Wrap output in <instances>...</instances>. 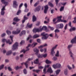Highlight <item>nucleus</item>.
I'll use <instances>...</instances> for the list:
<instances>
[{
  "instance_id": "obj_47",
  "label": "nucleus",
  "mask_w": 76,
  "mask_h": 76,
  "mask_svg": "<svg viewBox=\"0 0 76 76\" xmlns=\"http://www.w3.org/2000/svg\"><path fill=\"white\" fill-rule=\"evenodd\" d=\"M31 37H32V36H31V35H29L28 36V38L27 39V41H28V40H29V39H30V38H31Z\"/></svg>"
},
{
  "instance_id": "obj_33",
  "label": "nucleus",
  "mask_w": 76,
  "mask_h": 76,
  "mask_svg": "<svg viewBox=\"0 0 76 76\" xmlns=\"http://www.w3.org/2000/svg\"><path fill=\"white\" fill-rule=\"evenodd\" d=\"M64 6L61 7L60 10V12H61V11H63L64 10Z\"/></svg>"
},
{
  "instance_id": "obj_21",
  "label": "nucleus",
  "mask_w": 76,
  "mask_h": 76,
  "mask_svg": "<svg viewBox=\"0 0 76 76\" xmlns=\"http://www.w3.org/2000/svg\"><path fill=\"white\" fill-rule=\"evenodd\" d=\"M13 20L15 22H18V21H19V20H20V19H18V17H16L14 18Z\"/></svg>"
},
{
  "instance_id": "obj_14",
  "label": "nucleus",
  "mask_w": 76,
  "mask_h": 76,
  "mask_svg": "<svg viewBox=\"0 0 76 76\" xmlns=\"http://www.w3.org/2000/svg\"><path fill=\"white\" fill-rule=\"evenodd\" d=\"M13 6L15 8H16L18 6V4H17L16 1H14L13 2Z\"/></svg>"
},
{
  "instance_id": "obj_34",
  "label": "nucleus",
  "mask_w": 76,
  "mask_h": 76,
  "mask_svg": "<svg viewBox=\"0 0 76 76\" xmlns=\"http://www.w3.org/2000/svg\"><path fill=\"white\" fill-rule=\"evenodd\" d=\"M54 32L55 33H59L60 32V30L58 29H56L55 30Z\"/></svg>"
},
{
  "instance_id": "obj_4",
  "label": "nucleus",
  "mask_w": 76,
  "mask_h": 76,
  "mask_svg": "<svg viewBox=\"0 0 76 76\" xmlns=\"http://www.w3.org/2000/svg\"><path fill=\"white\" fill-rule=\"evenodd\" d=\"M72 45H69L68 46L67 48L69 50V54L70 55L71 57L72 58V59H74V58L73 57V54L72 53V51H70V48H71V47H72Z\"/></svg>"
},
{
  "instance_id": "obj_37",
  "label": "nucleus",
  "mask_w": 76,
  "mask_h": 76,
  "mask_svg": "<svg viewBox=\"0 0 76 76\" xmlns=\"http://www.w3.org/2000/svg\"><path fill=\"white\" fill-rule=\"evenodd\" d=\"M43 73L44 74H46L47 73V72L46 71V67H45L43 69Z\"/></svg>"
},
{
  "instance_id": "obj_59",
  "label": "nucleus",
  "mask_w": 76,
  "mask_h": 76,
  "mask_svg": "<svg viewBox=\"0 0 76 76\" xmlns=\"http://www.w3.org/2000/svg\"><path fill=\"white\" fill-rule=\"evenodd\" d=\"M43 47H44L43 45H41L38 47V48H43Z\"/></svg>"
},
{
  "instance_id": "obj_43",
  "label": "nucleus",
  "mask_w": 76,
  "mask_h": 76,
  "mask_svg": "<svg viewBox=\"0 0 76 76\" xmlns=\"http://www.w3.org/2000/svg\"><path fill=\"white\" fill-rule=\"evenodd\" d=\"M42 57H43L44 58H45V57H46L47 56V54H45L42 55Z\"/></svg>"
},
{
  "instance_id": "obj_52",
  "label": "nucleus",
  "mask_w": 76,
  "mask_h": 76,
  "mask_svg": "<svg viewBox=\"0 0 76 76\" xmlns=\"http://www.w3.org/2000/svg\"><path fill=\"white\" fill-rule=\"evenodd\" d=\"M8 69L9 71H12V70H13L10 67H9Z\"/></svg>"
},
{
  "instance_id": "obj_48",
  "label": "nucleus",
  "mask_w": 76,
  "mask_h": 76,
  "mask_svg": "<svg viewBox=\"0 0 76 76\" xmlns=\"http://www.w3.org/2000/svg\"><path fill=\"white\" fill-rule=\"evenodd\" d=\"M38 68L39 69H43V68H44V67L41 66H38Z\"/></svg>"
},
{
  "instance_id": "obj_40",
  "label": "nucleus",
  "mask_w": 76,
  "mask_h": 76,
  "mask_svg": "<svg viewBox=\"0 0 76 76\" xmlns=\"http://www.w3.org/2000/svg\"><path fill=\"white\" fill-rule=\"evenodd\" d=\"M48 28H50V30L51 31H53L54 29V28L53 27H51L50 26H49L48 27Z\"/></svg>"
},
{
  "instance_id": "obj_10",
  "label": "nucleus",
  "mask_w": 76,
  "mask_h": 76,
  "mask_svg": "<svg viewBox=\"0 0 76 76\" xmlns=\"http://www.w3.org/2000/svg\"><path fill=\"white\" fill-rule=\"evenodd\" d=\"M42 30L41 28H34L33 30V32H35V33H36V32H41Z\"/></svg>"
},
{
  "instance_id": "obj_23",
  "label": "nucleus",
  "mask_w": 76,
  "mask_h": 76,
  "mask_svg": "<svg viewBox=\"0 0 76 76\" xmlns=\"http://www.w3.org/2000/svg\"><path fill=\"white\" fill-rule=\"evenodd\" d=\"M47 27L46 26H43L42 28H41L42 31V30H44V31L47 30Z\"/></svg>"
},
{
  "instance_id": "obj_20",
  "label": "nucleus",
  "mask_w": 76,
  "mask_h": 76,
  "mask_svg": "<svg viewBox=\"0 0 76 76\" xmlns=\"http://www.w3.org/2000/svg\"><path fill=\"white\" fill-rule=\"evenodd\" d=\"M34 64H38L39 63V59H37L34 61Z\"/></svg>"
},
{
  "instance_id": "obj_6",
  "label": "nucleus",
  "mask_w": 76,
  "mask_h": 76,
  "mask_svg": "<svg viewBox=\"0 0 76 76\" xmlns=\"http://www.w3.org/2000/svg\"><path fill=\"white\" fill-rule=\"evenodd\" d=\"M57 46H58L57 45H56V46L53 48L51 50V55L53 57L54 56V54H55V52H54V50L57 48Z\"/></svg>"
},
{
  "instance_id": "obj_35",
  "label": "nucleus",
  "mask_w": 76,
  "mask_h": 76,
  "mask_svg": "<svg viewBox=\"0 0 76 76\" xmlns=\"http://www.w3.org/2000/svg\"><path fill=\"white\" fill-rule=\"evenodd\" d=\"M12 53V51L10 50L8 51L6 54L7 56H8L9 55H10Z\"/></svg>"
},
{
  "instance_id": "obj_54",
  "label": "nucleus",
  "mask_w": 76,
  "mask_h": 76,
  "mask_svg": "<svg viewBox=\"0 0 76 76\" xmlns=\"http://www.w3.org/2000/svg\"><path fill=\"white\" fill-rule=\"evenodd\" d=\"M62 20L61 19H58V20H57V22H60V21H61V22H62Z\"/></svg>"
},
{
  "instance_id": "obj_53",
  "label": "nucleus",
  "mask_w": 76,
  "mask_h": 76,
  "mask_svg": "<svg viewBox=\"0 0 76 76\" xmlns=\"http://www.w3.org/2000/svg\"><path fill=\"white\" fill-rule=\"evenodd\" d=\"M67 67L68 68V69H69V70H71V69H72V68L70 67V66H69V65H68L67 66Z\"/></svg>"
},
{
  "instance_id": "obj_12",
  "label": "nucleus",
  "mask_w": 76,
  "mask_h": 76,
  "mask_svg": "<svg viewBox=\"0 0 76 76\" xmlns=\"http://www.w3.org/2000/svg\"><path fill=\"white\" fill-rule=\"evenodd\" d=\"M23 3H22L20 4V6H19V10L17 13V15H19L20 13L21 12V10H20V8H21V7H22V6H23Z\"/></svg>"
},
{
  "instance_id": "obj_2",
  "label": "nucleus",
  "mask_w": 76,
  "mask_h": 76,
  "mask_svg": "<svg viewBox=\"0 0 76 76\" xmlns=\"http://www.w3.org/2000/svg\"><path fill=\"white\" fill-rule=\"evenodd\" d=\"M1 2L2 3H3L4 4H5V6L3 7L2 8L1 10V15H4V10H5V7L8 4V3L7 2L5 1H1Z\"/></svg>"
},
{
  "instance_id": "obj_38",
  "label": "nucleus",
  "mask_w": 76,
  "mask_h": 76,
  "mask_svg": "<svg viewBox=\"0 0 76 76\" xmlns=\"http://www.w3.org/2000/svg\"><path fill=\"white\" fill-rule=\"evenodd\" d=\"M48 5L50 6V7H53V4L50 2H48Z\"/></svg>"
},
{
  "instance_id": "obj_7",
  "label": "nucleus",
  "mask_w": 76,
  "mask_h": 76,
  "mask_svg": "<svg viewBox=\"0 0 76 76\" xmlns=\"http://www.w3.org/2000/svg\"><path fill=\"white\" fill-rule=\"evenodd\" d=\"M18 42H16L12 46V49L13 50H15V49L18 48Z\"/></svg>"
},
{
  "instance_id": "obj_3",
  "label": "nucleus",
  "mask_w": 76,
  "mask_h": 76,
  "mask_svg": "<svg viewBox=\"0 0 76 76\" xmlns=\"http://www.w3.org/2000/svg\"><path fill=\"white\" fill-rule=\"evenodd\" d=\"M34 52H36V54L38 58H42V56L38 54V52H39V50L37 49V48H35L34 49Z\"/></svg>"
},
{
  "instance_id": "obj_1",
  "label": "nucleus",
  "mask_w": 76,
  "mask_h": 76,
  "mask_svg": "<svg viewBox=\"0 0 76 76\" xmlns=\"http://www.w3.org/2000/svg\"><path fill=\"white\" fill-rule=\"evenodd\" d=\"M37 45V43H33L32 45L29 44L28 46L26 48L27 49L26 50H25L24 49H23L20 51V53H22V52H23V53L24 54V53H25V52H26V51H29V47H31L33 46V48H34V47H35Z\"/></svg>"
},
{
  "instance_id": "obj_29",
  "label": "nucleus",
  "mask_w": 76,
  "mask_h": 76,
  "mask_svg": "<svg viewBox=\"0 0 76 76\" xmlns=\"http://www.w3.org/2000/svg\"><path fill=\"white\" fill-rule=\"evenodd\" d=\"M39 1H38L37 2L35 3L34 5V7H36V6H37V5H38V4H39Z\"/></svg>"
},
{
  "instance_id": "obj_44",
  "label": "nucleus",
  "mask_w": 76,
  "mask_h": 76,
  "mask_svg": "<svg viewBox=\"0 0 76 76\" xmlns=\"http://www.w3.org/2000/svg\"><path fill=\"white\" fill-rule=\"evenodd\" d=\"M60 72V70H57L56 72V75H58V73Z\"/></svg>"
},
{
  "instance_id": "obj_61",
  "label": "nucleus",
  "mask_w": 76,
  "mask_h": 76,
  "mask_svg": "<svg viewBox=\"0 0 76 76\" xmlns=\"http://www.w3.org/2000/svg\"><path fill=\"white\" fill-rule=\"evenodd\" d=\"M6 35V34L5 33H4L3 34H2L1 35V37H4V36Z\"/></svg>"
},
{
  "instance_id": "obj_11",
  "label": "nucleus",
  "mask_w": 76,
  "mask_h": 76,
  "mask_svg": "<svg viewBox=\"0 0 76 76\" xmlns=\"http://www.w3.org/2000/svg\"><path fill=\"white\" fill-rule=\"evenodd\" d=\"M18 29H17V31H13L12 32V34H13L14 35H16V34H18L19 33H20V30H18Z\"/></svg>"
},
{
  "instance_id": "obj_51",
  "label": "nucleus",
  "mask_w": 76,
  "mask_h": 76,
  "mask_svg": "<svg viewBox=\"0 0 76 76\" xmlns=\"http://www.w3.org/2000/svg\"><path fill=\"white\" fill-rule=\"evenodd\" d=\"M21 34H22L23 35H25L26 34V31H23L21 32Z\"/></svg>"
},
{
  "instance_id": "obj_15",
  "label": "nucleus",
  "mask_w": 76,
  "mask_h": 76,
  "mask_svg": "<svg viewBox=\"0 0 76 76\" xmlns=\"http://www.w3.org/2000/svg\"><path fill=\"white\" fill-rule=\"evenodd\" d=\"M30 60H31V58H28L27 61L25 62V65L26 66V68H28V64L29 63V61H30Z\"/></svg>"
},
{
  "instance_id": "obj_22",
  "label": "nucleus",
  "mask_w": 76,
  "mask_h": 76,
  "mask_svg": "<svg viewBox=\"0 0 76 76\" xmlns=\"http://www.w3.org/2000/svg\"><path fill=\"white\" fill-rule=\"evenodd\" d=\"M37 19V18H36V17L35 15H33V18H32V21L33 22H34L35 21H36V20Z\"/></svg>"
},
{
  "instance_id": "obj_42",
  "label": "nucleus",
  "mask_w": 76,
  "mask_h": 76,
  "mask_svg": "<svg viewBox=\"0 0 76 76\" xmlns=\"http://www.w3.org/2000/svg\"><path fill=\"white\" fill-rule=\"evenodd\" d=\"M53 60L54 61H56L57 60V58L56 57H54L53 58Z\"/></svg>"
},
{
  "instance_id": "obj_32",
  "label": "nucleus",
  "mask_w": 76,
  "mask_h": 76,
  "mask_svg": "<svg viewBox=\"0 0 76 76\" xmlns=\"http://www.w3.org/2000/svg\"><path fill=\"white\" fill-rule=\"evenodd\" d=\"M64 73L65 75H67V69H66L64 70Z\"/></svg>"
},
{
  "instance_id": "obj_50",
  "label": "nucleus",
  "mask_w": 76,
  "mask_h": 76,
  "mask_svg": "<svg viewBox=\"0 0 76 76\" xmlns=\"http://www.w3.org/2000/svg\"><path fill=\"white\" fill-rule=\"evenodd\" d=\"M66 3H67L66 2H62L61 3V4H62V5H63V6H65V5L66 4Z\"/></svg>"
},
{
  "instance_id": "obj_30",
  "label": "nucleus",
  "mask_w": 76,
  "mask_h": 76,
  "mask_svg": "<svg viewBox=\"0 0 76 76\" xmlns=\"http://www.w3.org/2000/svg\"><path fill=\"white\" fill-rule=\"evenodd\" d=\"M56 65L57 68H60L61 67V64H56Z\"/></svg>"
},
{
  "instance_id": "obj_16",
  "label": "nucleus",
  "mask_w": 76,
  "mask_h": 76,
  "mask_svg": "<svg viewBox=\"0 0 76 76\" xmlns=\"http://www.w3.org/2000/svg\"><path fill=\"white\" fill-rule=\"evenodd\" d=\"M71 42L72 44L76 43V36L74 38H73L72 40L71 41Z\"/></svg>"
},
{
  "instance_id": "obj_19",
  "label": "nucleus",
  "mask_w": 76,
  "mask_h": 76,
  "mask_svg": "<svg viewBox=\"0 0 76 76\" xmlns=\"http://www.w3.org/2000/svg\"><path fill=\"white\" fill-rule=\"evenodd\" d=\"M40 9H41V6H39L37 7H36L35 10H36V11H39L40 10Z\"/></svg>"
},
{
  "instance_id": "obj_57",
  "label": "nucleus",
  "mask_w": 76,
  "mask_h": 76,
  "mask_svg": "<svg viewBox=\"0 0 76 76\" xmlns=\"http://www.w3.org/2000/svg\"><path fill=\"white\" fill-rule=\"evenodd\" d=\"M54 10L53 9L51 10L50 11V12L52 14H53L54 13Z\"/></svg>"
},
{
  "instance_id": "obj_9",
  "label": "nucleus",
  "mask_w": 76,
  "mask_h": 76,
  "mask_svg": "<svg viewBox=\"0 0 76 76\" xmlns=\"http://www.w3.org/2000/svg\"><path fill=\"white\" fill-rule=\"evenodd\" d=\"M63 26H64V25L62 23L58 24L56 26V28L58 29H62L63 28Z\"/></svg>"
},
{
  "instance_id": "obj_27",
  "label": "nucleus",
  "mask_w": 76,
  "mask_h": 76,
  "mask_svg": "<svg viewBox=\"0 0 76 76\" xmlns=\"http://www.w3.org/2000/svg\"><path fill=\"white\" fill-rule=\"evenodd\" d=\"M39 37V36L38 34H35L34 35L33 38H38Z\"/></svg>"
},
{
  "instance_id": "obj_58",
  "label": "nucleus",
  "mask_w": 76,
  "mask_h": 76,
  "mask_svg": "<svg viewBox=\"0 0 76 76\" xmlns=\"http://www.w3.org/2000/svg\"><path fill=\"white\" fill-rule=\"evenodd\" d=\"M55 1L56 2V6H57V4H58V0H55Z\"/></svg>"
},
{
  "instance_id": "obj_56",
  "label": "nucleus",
  "mask_w": 76,
  "mask_h": 76,
  "mask_svg": "<svg viewBox=\"0 0 76 76\" xmlns=\"http://www.w3.org/2000/svg\"><path fill=\"white\" fill-rule=\"evenodd\" d=\"M13 36H10V38L11 39L12 42H13Z\"/></svg>"
},
{
  "instance_id": "obj_24",
  "label": "nucleus",
  "mask_w": 76,
  "mask_h": 76,
  "mask_svg": "<svg viewBox=\"0 0 76 76\" xmlns=\"http://www.w3.org/2000/svg\"><path fill=\"white\" fill-rule=\"evenodd\" d=\"M75 30H76V28L73 27L69 29V31L70 32H72V31H75Z\"/></svg>"
},
{
  "instance_id": "obj_64",
  "label": "nucleus",
  "mask_w": 76,
  "mask_h": 76,
  "mask_svg": "<svg viewBox=\"0 0 76 76\" xmlns=\"http://www.w3.org/2000/svg\"><path fill=\"white\" fill-rule=\"evenodd\" d=\"M40 51H41V52H43L44 51V49H41L40 50Z\"/></svg>"
},
{
  "instance_id": "obj_25",
  "label": "nucleus",
  "mask_w": 76,
  "mask_h": 76,
  "mask_svg": "<svg viewBox=\"0 0 76 76\" xmlns=\"http://www.w3.org/2000/svg\"><path fill=\"white\" fill-rule=\"evenodd\" d=\"M29 23H28L27 25V27H28V28H31L32 27V24H31V25H29Z\"/></svg>"
},
{
  "instance_id": "obj_17",
  "label": "nucleus",
  "mask_w": 76,
  "mask_h": 76,
  "mask_svg": "<svg viewBox=\"0 0 76 76\" xmlns=\"http://www.w3.org/2000/svg\"><path fill=\"white\" fill-rule=\"evenodd\" d=\"M24 20H23L22 21V23H23L25 22V20H27V19H28V18L26 17V16L25 15H24L23 18Z\"/></svg>"
},
{
  "instance_id": "obj_5",
  "label": "nucleus",
  "mask_w": 76,
  "mask_h": 76,
  "mask_svg": "<svg viewBox=\"0 0 76 76\" xmlns=\"http://www.w3.org/2000/svg\"><path fill=\"white\" fill-rule=\"evenodd\" d=\"M41 35H42L44 37H42V39H46L48 38V34H46L45 32H44L41 34Z\"/></svg>"
},
{
  "instance_id": "obj_13",
  "label": "nucleus",
  "mask_w": 76,
  "mask_h": 76,
  "mask_svg": "<svg viewBox=\"0 0 76 76\" xmlns=\"http://www.w3.org/2000/svg\"><path fill=\"white\" fill-rule=\"evenodd\" d=\"M44 13H47V10L48 9V5H46L44 7Z\"/></svg>"
},
{
  "instance_id": "obj_63",
  "label": "nucleus",
  "mask_w": 76,
  "mask_h": 76,
  "mask_svg": "<svg viewBox=\"0 0 76 76\" xmlns=\"http://www.w3.org/2000/svg\"><path fill=\"white\" fill-rule=\"evenodd\" d=\"M24 6H25L26 8H27V4L26 3H25L24 4Z\"/></svg>"
},
{
  "instance_id": "obj_28",
  "label": "nucleus",
  "mask_w": 76,
  "mask_h": 76,
  "mask_svg": "<svg viewBox=\"0 0 76 76\" xmlns=\"http://www.w3.org/2000/svg\"><path fill=\"white\" fill-rule=\"evenodd\" d=\"M22 67L21 66L19 67L18 66H17V67L15 68V70H18V69H21Z\"/></svg>"
},
{
  "instance_id": "obj_46",
  "label": "nucleus",
  "mask_w": 76,
  "mask_h": 76,
  "mask_svg": "<svg viewBox=\"0 0 76 76\" xmlns=\"http://www.w3.org/2000/svg\"><path fill=\"white\" fill-rule=\"evenodd\" d=\"M37 42L39 43V44H41V40L39 39H38L37 40Z\"/></svg>"
},
{
  "instance_id": "obj_60",
  "label": "nucleus",
  "mask_w": 76,
  "mask_h": 76,
  "mask_svg": "<svg viewBox=\"0 0 76 76\" xmlns=\"http://www.w3.org/2000/svg\"><path fill=\"white\" fill-rule=\"evenodd\" d=\"M62 22H64V23H66V22H67V21H66V20H62Z\"/></svg>"
},
{
  "instance_id": "obj_45",
  "label": "nucleus",
  "mask_w": 76,
  "mask_h": 76,
  "mask_svg": "<svg viewBox=\"0 0 76 76\" xmlns=\"http://www.w3.org/2000/svg\"><path fill=\"white\" fill-rule=\"evenodd\" d=\"M23 72L26 75V74H27V71H26V69H25L23 70Z\"/></svg>"
},
{
  "instance_id": "obj_62",
  "label": "nucleus",
  "mask_w": 76,
  "mask_h": 76,
  "mask_svg": "<svg viewBox=\"0 0 76 76\" xmlns=\"http://www.w3.org/2000/svg\"><path fill=\"white\" fill-rule=\"evenodd\" d=\"M40 72V70H37L36 71V73H38V72Z\"/></svg>"
},
{
  "instance_id": "obj_41",
  "label": "nucleus",
  "mask_w": 76,
  "mask_h": 76,
  "mask_svg": "<svg viewBox=\"0 0 76 76\" xmlns=\"http://www.w3.org/2000/svg\"><path fill=\"white\" fill-rule=\"evenodd\" d=\"M24 43H25V41L24 40H22L20 42V45H22V44H24Z\"/></svg>"
},
{
  "instance_id": "obj_26",
  "label": "nucleus",
  "mask_w": 76,
  "mask_h": 76,
  "mask_svg": "<svg viewBox=\"0 0 76 76\" xmlns=\"http://www.w3.org/2000/svg\"><path fill=\"white\" fill-rule=\"evenodd\" d=\"M46 63V64H50L51 63V61L47 59L45 61Z\"/></svg>"
},
{
  "instance_id": "obj_49",
  "label": "nucleus",
  "mask_w": 76,
  "mask_h": 76,
  "mask_svg": "<svg viewBox=\"0 0 76 76\" xmlns=\"http://www.w3.org/2000/svg\"><path fill=\"white\" fill-rule=\"evenodd\" d=\"M4 65H2L1 66H0V70L3 69V67H4Z\"/></svg>"
},
{
  "instance_id": "obj_36",
  "label": "nucleus",
  "mask_w": 76,
  "mask_h": 76,
  "mask_svg": "<svg viewBox=\"0 0 76 76\" xmlns=\"http://www.w3.org/2000/svg\"><path fill=\"white\" fill-rule=\"evenodd\" d=\"M6 33L8 34V35H10L11 34V31L9 30H7L6 31Z\"/></svg>"
},
{
  "instance_id": "obj_8",
  "label": "nucleus",
  "mask_w": 76,
  "mask_h": 76,
  "mask_svg": "<svg viewBox=\"0 0 76 76\" xmlns=\"http://www.w3.org/2000/svg\"><path fill=\"white\" fill-rule=\"evenodd\" d=\"M2 42H6V43L7 44H12V42H10V39H8L7 40L6 39H2Z\"/></svg>"
},
{
  "instance_id": "obj_18",
  "label": "nucleus",
  "mask_w": 76,
  "mask_h": 76,
  "mask_svg": "<svg viewBox=\"0 0 76 76\" xmlns=\"http://www.w3.org/2000/svg\"><path fill=\"white\" fill-rule=\"evenodd\" d=\"M47 72H48L49 73H53V70H52V69H51V67H50L49 68H48V69Z\"/></svg>"
},
{
  "instance_id": "obj_55",
  "label": "nucleus",
  "mask_w": 76,
  "mask_h": 76,
  "mask_svg": "<svg viewBox=\"0 0 76 76\" xmlns=\"http://www.w3.org/2000/svg\"><path fill=\"white\" fill-rule=\"evenodd\" d=\"M69 25V26H70V27H71V26H72V23H71V22L70 21L68 24Z\"/></svg>"
},
{
  "instance_id": "obj_39",
  "label": "nucleus",
  "mask_w": 76,
  "mask_h": 76,
  "mask_svg": "<svg viewBox=\"0 0 76 76\" xmlns=\"http://www.w3.org/2000/svg\"><path fill=\"white\" fill-rule=\"evenodd\" d=\"M52 67L54 69H56V68H57V65L56 64H53L52 65Z\"/></svg>"
},
{
  "instance_id": "obj_31",
  "label": "nucleus",
  "mask_w": 76,
  "mask_h": 76,
  "mask_svg": "<svg viewBox=\"0 0 76 76\" xmlns=\"http://www.w3.org/2000/svg\"><path fill=\"white\" fill-rule=\"evenodd\" d=\"M55 56L56 57H59V52L57 50V53L55 55Z\"/></svg>"
}]
</instances>
